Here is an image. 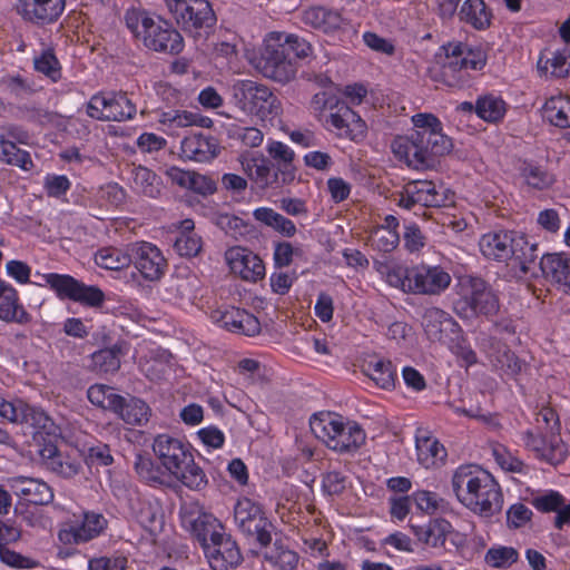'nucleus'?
<instances>
[{
	"label": "nucleus",
	"mask_w": 570,
	"mask_h": 570,
	"mask_svg": "<svg viewBox=\"0 0 570 570\" xmlns=\"http://www.w3.org/2000/svg\"><path fill=\"white\" fill-rule=\"evenodd\" d=\"M271 159L275 161L274 166L282 183L287 185L295 180L296 168L293 164L295 154L285 144L281 141H271L266 148Z\"/></svg>",
	"instance_id": "obj_31"
},
{
	"label": "nucleus",
	"mask_w": 570,
	"mask_h": 570,
	"mask_svg": "<svg viewBox=\"0 0 570 570\" xmlns=\"http://www.w3.org/2000/svg\"><path fill=\"white\" fill-rule=\"evenodd\" d=\"M96 264L105 269L119 271L128 267L131 262V244L126 252L116 247H106L98 250L95 255Z\"/></svg>",
	"instance_id": "obj_41"
},
{
	"label": "nucleus",
	"mask_w": 570,
	"mask_h": 570,
	"mask_svg": "<svg viewBox=\"0 0 570 570\" xmlns=\"http://www.w3.org/2000/svg\"><path fill=\"white\" fill-rule=\"evenodd\" d=\"M309 426L318 440L340 453L355 452L366 440L364 430L356 422H344L343 416L333 412L314 414Z\"/></svg>",
	"instance_id": "obj_4"
},
{
	"label": "nucleus",
	"mask_w": 570,
	"mask_h": 570,
	"mask_svg": "<svg viewBox=\"0 0 570 570\" xmlns=\"http://www.w3.org/2000/svg\"><path fill=\"white\" fill-rule=\"evenodd\" d=\"M205 556L213 570H229L236 568L243 560L237 543L223 533L220 538L209 543L205 550Z\"/></svg>",
	"instance_id": "obj_19"
},
{
	"label": "nucleus",
	"mask_w": 570,
	"mask_h": 570,
	"mask_svg": "<svg viewBox=\"0 0 570 570\" xmlns=\"http://www.w3.org/2000/svg\"><path fill=\"white\" fill-rule=\"evenodd\" d=\"M48 469L62 478L71 479L81 471V463L62 455L57 461H48Z\"/></svg>",
	"instance_id": "obj_63"
},
{
	"label": "nucleus",
	"mask_w": 570,
	"mask_h": 570,
	"mask_svg": "<svg viewBox=\"0 0 570 570\" xmlns=\"http://www.w3.org/2000/svg\"><path fill=\"white\" fill-rule=\"evenodd\" d=\"M138 523L153 537L158 535L164 528V514L158 507L150 502L141 503L137 514Z\"/></svg>",
	"instance_id": "obj_46"
},
{
	"label": "nucleus",
	"mask_w": 570,
	"mask_h": 570,
	"mask_svg": "<svg viewBox=\"0 0 570 570\" xmlns=\"http://www.w3.org/2000/svg\"><path fill=\"white\" fill-rule=\"evenodd\" d=\"M538 70L556 78H564L570 73V51L551 52V57L541 56L538 61Z\"/></svg>",
	"instance_id": "obj_43"
},
{
	"label": "nucleus",
	"mask_w": 570,
	"mask_h": 570,
	"mask_svg": "<svg viewBox=\"0 0 570 570\" xmlns=\"http://www.w3.org/2000/svg\"><path fill=\"white\" fill-rule=\"evenodd\" d=\"M120 346L99 350L91 355V367L98 373H115L120 368Z\"/></svg>",
	"instance_id": "obj_45"
},
{
	"label": "nucleus",
	"mask_w": 570,
	"mask_h": 570,
	"mask_svg": "<svg viewBox=\"0 0 570 570\" xmlns=\"http://www.w3.org/2000/svg\"><path fill=\"white\" fill-rule=\"evenodd\" d=\"M371 246L383 253H390L400 243L397 230L376 227L370 237Z\"/></svg>",
	"instance_id": "obj_55"
},
{
	"label": "nucleus",
	"mask_w": 570,
	"mask_h": 570,
	"mask_svg": "<svg viewBox=\"0 0 570 570\" xmlns=\"http://www.w3.org/2000/svg\"><path fill=\"white\" fill-rule=\"evenodd\" d=\"M131 264L147 281H158L167 266L161 252L153 244L141 242L131 244Z\"/></svg>",
	"instance_id": "obj_18"
},
{
	"label": "nucleus",
	"mask_w": 570,
	"mask_h": 570,
	"mask_svg": "<svg viewBox=\"0 0 570 570\" xmlns=\"http://www.w3.org/2000/svg\"><path fill=\"white\" fill-rule=\"evenodd\" d=\"M302 20L306 26L323 32L335 31L344 23V18L340 11L322 6H315L306 9L303 12Z\"/></svg>",
	"instance_id": "obj_29"
},
{
	"label": "nucleus",
	"mask_w": 570,
	"mask_h": 570,
	"mask_svg": "<svg viewBox=\"0 0 570 570\" xmlns=\"http://www.w3.org/2000/svg\"><path fill=\"white\" fill-rule=\"evenodd\" d=\"M537 426L535 430H540V426L543 428V432L547 433H554L560 434L561 431V424L559 416L554 409L550 406L542 407L539 413L537 414Z\"/></svg>",
	"instance_id": "obj_60"
},
{
	"label": "nucleus",
	"mask_w": 570,
	"mask_h": 570,
	"mask_svg": "<svg viewBox=\"0 0 570 570\" xmlns=\"http://www.w3.org/2000/svg\"><path fill=\"white\" fill-rule=\"evenodd\" d=\"M422 325L431 342L450 345L461 337L462 330L458 322L449 313L438 307H430L424 312Z\"/></svg>",
	"instance_id": "obj_16"
},
{
	"label": "nucleus",
	"mask_w": 570,
	"mask_h": 570,
	"mask_svg": "<svg viewBox=\"0 0 570 570\" xmlns=\"http://www.w3.org/2000/svg\"><path fill=\"white\" fill-rule=\"evenodd\" d=\"M153 451L170 476L194 491L206 488L208 480L203 469L195 463L189 445L169 434L154 439Z\"/></svg>",
	"instance_id": "obj_3"
},
{
	"label": "nucleus",
	"mask_w": 570,
	"mask_h": 570,
	"mask_svg": "<svg viewBox=\"0 0 570 570\" xmlns=\"http://www.w3.org/2000/svg\"><path fill=\"white\" fill-rule=\"evenodd\" d=\"M564 497L554 490H549L531 499V504L541 513L558 512L562 508Z\"/></svg>",
	"instance_id": "obj_57"
},
{
	"label": "nucleus",
	"mask_w": 570,
	"mask_h": 570,
	"mask_svg": "<svg viewBox=\"0 0 570 570\" xmlns=\"http://www.w3.org/2000/svg\"><path fill=\"white\" fill-rule=\"evenodd\" d=\"M127 559L121 556L95 557L88 561L89 570H126Z\"/></svg>",
	"instance_id": "obj_64"
},
{
	"label": "nucleus",
	"mask_w": 570,
	"mask_h": 570,
	"mask_svg": "<svg viewBox=\"0 0 570 570\" xmlns=\"http://www.w3.org/2000/svg\"><path fill=\"white\" fill-rule=\"evenodd\" d=\"M413 294L438 295L451 284L450 274L441 266L417 265L410 268Z\"/></svg>",
	"instance_id": "obj_17"
},
{
	"label": "nucleus",
	"mask_w": 570,
	"mask_h": 570,
	"mask_svg": "<svg viewBox=\"0 0 570 570\" xmlns=\"http://www.w3.org/2000/svg\"><path fill=\"white\" fill-rule=\"evenodd\" d=\"M149 415L150 407L145 401L130 397L126 399L119 417L127 424L142 425L148 422Z\"/></svg>",
	"instance_id": "obj_47"
},
{
	"label": "nucleus",
	"mask_w": 570,
	"mask_h": 570,
	"mask_svg": "<svg viewBox=\"0 0 570 570\" xmlns=\"http://www.w3.org/2000/svg\"><path fill=\"white\" fill-rule=\"evenodd\" d=\"M0 562L18 570H31L41 566L38 560L23 556L10 549L9 546H0Z\"/></svg>",
	"instance_id": "obj_53"
},
{
	"label": "nucleus",
	"mask_w": 570,
	"mask_h": 570,
	"mask_svg": "<svg viewBox=\"0 0 570 570\" xmlns=\"http://www.w3.org/2000/svg\"><path fill=\"white\" fill-rule=\"evenodd\" d=\"M136 112V106L124 91L98 92L87 104V115L101 121H126Z\"/></svg>",
	"instance_id": "obj_10"
},
{
	"label": "nucleus",
	"mask_w": 570,
	"mask_h": 570,
	"mask_svg": "<svg viewBox=\"0 0 570 570\" xmlns=\"http://www.w3.org/2000/svg\"><path fill=\"white\" fill-rule=\"evenodd\" d=\"M363 372L383 390L395 387L397 372L390 360L373 356L363 364Z\"/></svg>",
	"instance_id": "obj_30"
},
{
	"label": "nucleus",
	"mask_w": 570,
	"mask_h": 570,
	"mask_svg": "<svg viewBox=\"0 0 570 570\" xmlns=\"http://www.w3.org/2000/svg\"><path fill=\"white\" fill-rule=\"evenodd\" d=\"M416 451L417 460L425 466H430L434 464L438 459L442 460L445 456L444 446L432 438H417Z\"/></svg>",
	"instance_id": "obj_49"
},
{
	"label": "nucleus",
	"mask_w": 570,
	"mask_h": 570,
	"mask_svg": "<svg viewBox=\"0 0 570 570\" xmlns=\"http://www.w3.org/2000/svg\"><path fill=\"white\" fill-rule=\"evenodd\" d=\"M180 518L183 525L196 538L203 550L224 533L218 520L213 514L203 512L197 503L183 505Z\"/></svg>",
	"instance_id": "obj_12"
},
{
	"label": "nucleus",
	"mask_w": 570,
	"mask_h": 570,
	"mask_svg": "<svg viewBox=\"0 0 570 570\" xmlns=\"http://www.w3.org/2000/svg\"><path fill=\"white\" fill-rule=\"evenodd\" d=\"M35 69L47 77L57 81L60 73V65L52 49L45 50L39 57L33 60Z\"/></svg>",
	"instance_id": "obj_58"
},
{
	"label": "nucleus",
	"mask_w": 570,
	"mask_h": 570,
	"mask_svg": "<svg viewBox=\"0 0 570 570\" xmlns=\"http://www.w3.org/2000/svg\"><path fill=\"white\" fill-rule=\"evenodd\" d=\"M412 499L420 510L428 513H434L445 504V501L439 498L436 493L425 490L414 492Z\"/></svg>",
	"instance_id": "obj_62"
},
{
	"label": "nucleus",
	"mask_w": 570,
	"mask_h": 570,
	"mask_svg": "<svg viewBox=\"0 0 570 570\" xmlns=\"http://www.w3.org/2000/svg\"><path fill=\"white\" fill-rule=\"evenodd\" d=\"M412 121L414 130L394 139L393 153L414 169L433 168L438 157L452 150V139L442 134L441 121L432 114H416Z\"/></svg>",
	"instance_id": "obj_1"
},
{
	"label": "nucleus",
	"mask_w": 570,
	"mask_h": 570,
	"mask_svg": "<svg viewBox=\"0 0 570 570\" xmlns=\"http://www.w3.org/2000/svg\"><path fill=\"white\" fill-rule=\"evenodd\" d=\"M230 268L249 282H257L265 276V265L262 258L250 250L238 248L230 258Z\"/></svg>",
	"instance_id": "obj_28"
},
{
	"label": "nucleus",
	"mask_w": 570,
	"mask_h": 570,
	"mask_svg": "<svg viewBox=\"0 0 570 570\" xmlns=\"http://www.w3.org/2000/svg\"><path fill=\"white\" fill-rule=\"evenodd\" d=\"M513 256L511 259L519 266L523 275L531 274L538 276V266L535 261L539 256L538 244L529 242L528 237L519 233L513 243Z\"/></svg>",
	"instance_id": "obj_32"
},
{
	"label": "nucleus",
	"mask_w": 570,
	"mask_h": 570,
	"mask_svg": "<svg viewBox=\"0 0 570 570\" xmlns=\"http://www.w3.org/2000/svg\"><path fill=\"white\" fill-rule=\"evenodd\" d=\"M455 314L463 320L480 316L491 320L500 311V298L483 278L466 276L460 282L459 297L453 302Z\"/></svg>",
	"instance_id": "obj_5"
},
{
	"label": "nucleus",
	"mask_w": 570,
	"mask_h": 570,
	"mask_svg": "<svg viewBox=\"0 0 570 570\" xmlns=\"http://www.w3.org/2000/svg\"><path fill=\"white\" fill-rule=\"evenodd\" d=\"M230 101L240 111L262 120L278 116L281 101L272 90L253 80H237L229 88Z\"/></svg>",
	"instance_id": "obj_6"
},
{
	"label": "nucleus",
	"mask_w": 570,
	"mask_h": 570,
	"mask_svg": "<svg viewBox=\"0 0 570 570\" xmlns=\"http://www.w3.org/2000/svg\"><path fill=\"white\" fill-rule=\"evenodd\" d=\"M504 105L502 99L485 96L476 100L475 112L480 118L495 122L503 117L505 112Z\"/></svg>",
	"instance_id": "obj_51"
},
{
	"label": "nucleus",
	"mask_w": 570,
	"mask_h": 570,
	"mask_svg": "<svg viewBox=\"0 0 570 570\" xmlns=\"http://www.w3.org/2000/svg\"><path fill=\"white\" fill-rule=\"evenodd\" d=\"M214 317L223 327L234 333L254 336L261 332L258 318L245 309L230 307L215 312Z\"/></svg>",
	"instance_id": "obj_24"
},
{
	"label": "nucleus",
	"mask_w": 570,
	"mask_h": 570,
	"mask_svg": "<svg viewBox=\"0 0 570 570\" xmlns=\"http://www.w3.org/2000/svg\"><path fill=\"white\" fill-rule=\"evenodd\" d=\"M165 1L176 23L194 38L207 36L217 22V17L208 0Z\"/></svg>",
	"instance_id": "obj_7"
},
{
	"label": "nucleus",
	"mask_w": 570,
	"mask_h": 570,
	"mask_svg": "<svg viewBox=\"0 0 570 570\" xmlns=\"http://www.w3.org/2000/svg\"><path fill=\"white\" fill-rule=\"evenodd\" d=\"M244 171L248 177L258 184L262 188H281L286 183L281 181V177L275 169L274 163L264 156L249 158L242 161Z\"/></svg>",
	"instance_id": "obj_26"
},
{
	"label": "nucleus",
	"mask_w": 570,
	"mask_h": 570,
	"mask_svg": "<svg viewBox=\"0 0 570 570\" xmlns=\"http://www.w3.org/2000/svg\"><path fill=\"white\" fill-rule=\"evenodd\" d=\"M13 492L35 505H48L53 501L52 489L43 481L32 478L18 476L11 480Z\"/></svg>",
	"instance_id": "obj_25"
},
{
	"label": "nucleus",
	"mask_w": 570,
	"mask_h": 570,
	"mask_svg": "<svg viewBox=\"0 0 570 570\" xmlns=\"http://www.w3.org/2000/svg\"><path fill=\"white\" fill-rule=\"evenodd\" d=\"M0 160L23 170H30L33 167L30 154L20 149L14 141L7 139L3 135L0 136Z\"/></svg>",
	"instance_id": "obj_44"
},
{
	"label": "nucleus",
	"mask_w": 570,
	"mask_h": 570,
	"mask_svg": "<svg viewBox=\"0 0 570 570\" xmlns=\"http://www.w3.org/2000/svg\"><path fill=\"white\" fill-rule=\"evenodd\" d=\"M43 278L61 298H69L91 307H98L105 301V294L99 287L86 285L70 275L50 273L43 275Z\"/></svg>",
	"instance_id": "obj_11"
},
{
	"label": "nucleus",
	"mask_w": 570,
	"mask_h": 570,
	"mask_svg": "<svg viewBox=\"0 0 570 570\" xmlns=\"http://www.w3.org/2000/svg\"><path fill=\"white\" fill-rule=\"evenodd\" d=\"M20 423L35 429L33 439L38 442L45 440V435L49 438L56 436L53 421L42 410L30 406L27 403Z\"/></svg>",
	"instance_id": "obj_40"
},
{
	"label": "nucleus",
	"mask_w": 570,
	"mask_h": 570,
	"mask_svg": "<svg viewBox=\"0 0 570 570\" xmlns=\"http://www.w3.org/2000/svg\"><path fill=\"white\" fill-rule=\"evenodd\" d=\"M515 230H498L484 234L479 242L481 253L489 259L507 262L513 256Z\"/></svg>",
	"instance_id": "obj_20"
},
{
	"label": "nucleus",
	"mask_w": 570,
	"mask_h": 570,
	"mask_svg": "<svg viewBox=\"0 0 570 570\" xmlns=\"http://www.w3.org/2000/svg\"><path fill=\"white\" fill-rule=\"evenodd\" d=\"M528 450L532 451L537 459L557 465L562 463L568 455V446L561 435L543 432L540 430H528L522 438Z\"/></svg>",
	"instance_id": "obj_14"
},
{
	"label": "nucleus",
	"mask_w": 570,
	"mask_h": 570,
	"mask_svg": "<svg viewBox=\"0 0 570 570\" xmlns=\"http://www.w3.org/2000/svg\"><path fill=\"white\" fill-rule=\"evenodd\" d=\"M0 318L7 322H28V314L18 303L17 291L0 279Z\"/></svg>",
	"instance_id": "obj_38"
},
{
	"label": "nucleus",
	"mask_w": 570,
	"mask_h": 570,
	"mask_svg": "<svg viewBox=\"0 0 570 570\" xmlns=\"http://www.w3.org/2000/svg\"><path fill=\"white\" fill-rule=\"evenodd\" d=\"M520 171L527 184L537 189H543L552 184V177L540 166L524 161Z\"/></svg>",
	"instance_id": "obj_56"
},
{
	"label": "nucleus",
	"mask_w": 570,
	"mask_h": 570,
	"mask_svg": "<svg viewBox=\"0 0 570 570\" xmlns=\"http://www.w3.org/2000/svg\"><path fill=\"white\" fill-rule=\"evenodd\" d=\"M214 224L226 235L238 239L250 232V226L240 217L230 214H216L213 218Z\"/></svg>",
	"instance_id": "obj_48"
},
{
	"label": "nucleus",
	"mask_w": 570,
	"mask_h": 570,
	"mask_svg": "<svg viewBox=\"0 0 570 570\" xmlns=\"http://www.w3.org/2000/svg\"><path fill=\"white\" fill-rule=\"evenodd\" d=\"M407 184L411 197L423 207H445L450 200L446 191H440L431 180H411Z\"/></svg>",
	"instance_id": "obj_34"
},
{
	"label": "nucleus",
	"mask_w": 570,
	"mask_h": 570,
	"mask_svg": "<svg viewBox=\"0 0 570 570\" xmlns=\"http://www.w3.org/2000/svg\"><path fill=\"white\" fill-rule=\"evenodd\" d=\"M134 469L138 478L145 483L158 487L168 484L170 476L163 465L157 464L148 453H136Z\"/></svg>",
	"instance_id": "obj_37"
},
{
	"label": "nucleus",
	"mask_w": 570,
	"mask_h": 570,
	"mask_svg": "<svg viewBox=\"0 0 570 570\" xmlns=\"http://www.w3.org/2000/svg\"><path fill=\"white\" fill-rule=\"evenodd\" d=\"M542 117L558 128H570V98L560 95L547 99Z\"/></svg>",
	"instance_id": "obj_39"
},
{
	"label": "nucleus",
	"mask_w": 570,
	"mask_h": 570,
	"mask_svg": "<svg viewBox=\"0 0 570 570\" xmlns=\"http://www.w3.org/2000/svg\"><path fill=\"white\" fill-rule=\"evenodd\" d=\"M480 488L470 493V500H462V504L481 517H492L502 510L503 494L499 483L490 473H481Z\"/></svg>",
	"instance_id": "obj_15"
},
{
	"label": "nucleus",
	"mask_w": 570,
	"mask_h": 570,
	"mask_svg": "<svg viewBox=\"0 0 570 570\" xmlns=\"http://www.w3.org/2000/svg\"><path fill=\"white\" fill-rule=\"evenodd\" d=\"M65 9V0H19L18 12L26 19L37 23L55 21Z\"/></svg>",
	"instance_id": "obj_21"
},
{
	"label": "nucleus",
	"mask_w": 570,
	"mask_h": 570,
	"mask_svg": "<svg viewBox=\"0 0 570 570\" xmlns=\"http://www.w3.org/2000/svg\"><path fill=\"white\" fill-rule=\"evenodd\" d=\"M538 272L553 283L562 286L563 292L570 295V257L563 253L542 255Z\"/></svg>",
	"instance_id": "obj_22"
},
{
	"label": "nucleus",
	"mask_w": 570,
	"mask_h": 570,
	"mask_svg": "<svg viewBox=\"0 0 570 570\" xmlns=\"http://www.w3.org/2000/svg\"><path fill=\"white\" fill-rule=\"evenodd\" d=\"M411 529L419 541L433 548L444 547L446 537L452 532V524L443 519L436 518L431 520L426 525L412 524Z\"/></svg>",
	"instance_id": "obj_35"
},
{
	"label": "nucleus",
	"mask_w": 570,
	"mask_h": 570,
	"mask_svg": "<svg viewBox=\"0 0 570 570\" xmlns=\"http://www.w3.org/2000/svg\"><path fill=\"white\" fill-rule=\"evenodd\" d=\"M327 129L340 138L361 141L367 132L366 122L344 101H335L331 111L325 116Z\"/></svg>",
	"instance_id": "obj_13"
},
{
	"label": "nucleus",
	"mask_w": 570,
	"mask_h": 570,
	"mask_svg": "<svg viewBox=\"0 0 570 570\" xmlns=\"http://www.w3.org/2000/svg\"><path fill=\"white\" fill-rule=\"evenodd\" d=\"M264 557L266 561L281 570H293L298 562V554L285 548L279 541H275L274 548Z\"/></svg>",
	"instance_id": "obj_50"
},
{
	"label": "nucleus",
	"mask_w": 570,
	"mask_h": 570,
	"mask_svg": "<svg viewBox=\"0 0 570 570\" xmlns=\"http://www.w3.org/2000/svg\"><path fill=\"white\" fill-rule=\"evenodd\" d=\"M234 519L238 529L246 537L255 539L261 547L266 548L271 543L273 523L259 503L248 498L239 499L234 508Z\"/></svg>",
	"instance_id": "obj_9"
},
{
	"label": "nucleus",
	"mask_w": 570,
	"mask_h": 570,
	"mask_svg": "<svg viewBox=\"0 0 570 570\" xmlns=\"http://www.w3.org/2000/svg\"><path fill=\"white\" fill-rule=\"evenodd\" d=\"M275 35L279 37L284 49L287 51V53H289L291 60H293V62H297L298 59L307 58L312 53V46L304 38L292 33L286 35L275 32Z\"/></svg>",
	"instance_id": "obj_52"
},
{
	"label": "nucleus",
	"mask_w": 570,
	"mask_h": 570,
	"mask_svg": "<svg viewBox=\"0 0 570 570\" xmlns=\"http://www.w3.org/2000/svg\"><path fill=\"white\" fill-rule=\"evenodd\" d=\"M533 512L521 502L512 504L507 511V525L509 529H519L531 521Z\"/></svg>",
	"instance_id": "obj_61"
},
{
	"label": "nucleus",
	"mask_w": 570,
	"mask_h": 570,
	"mask_svg": "<svg viewBox=\"0 0 570 570\" xmlns=\"http://www.w3.org/2000/svg\"><path fill=\"white\" fill-rule=\"evenodd\" d=\"M124 20L135 39L146 49L171 56L183 51V36L168 21L154 19L145 9L134 7L125 12Z\"/></svg>",
	"instance_id": "obj_2"
},
{
	"label": "nucleus",
	"mask_w": 570,
	"mask_h": 570,
	"mask_svg": "<svg viewBox=\"0 0 570 570\" xmlns=\"http://www.w3.org/2000/svg\"><path fill=\"white\" fill-rule=\"evenodd\" d=\"M458 16L461 22L479 31L489 29L493 18L492 11L484 0H465L458 11Z\"/></svg>",
	"instance_id": "obj_33"
},
{
	"label": "nucleus",
	"mask_w": 570,
	"mask_h": 570,
	"mask_svg": "<svg viewBox=\"0 0 570 570\" xmlns=\"http://www.w3.org/2000/svg\"><path fill=\"white\" fill-rule=\"evenodd\" d=\"M131 176L134 189L138 193L150 198H155L160 194V179L147 167L134 165Z\"/></svg>",
	"instance_id": "obj_42"
},
{
	"label": "nucleus",
	"mask_w": 570,
	"mask_h": 570,
	"mask_svg": "<svg viewBox=\"0 0 570 570\" xmlns=\"http://www.w3.org/2000/svg\"><path fill=\"white\" fill-rule=\"evenodd\" d=\"M255 67L265 78L283 85L292 81L297 72V62L291 60L275 32L264 40Z\"/></svg>",
	"instance_id": "obj_8"
},
{
	"label": "nucleus",
	"mask_w": 570,
	"mask_h": 570,
	"mask_svg": "<svg viewBox=\"0 0 570 570\" xmlns=\"http://www.w3.org/2000/svg\"><path fill=\"white\" fill-rule=\"evenodd\" d=\"M181 157L206 163L214 159L219 153V145L216 138L202 132L190 134L180 144Z\"/></svg>",
	"instance_id": "obj_23"
},
{
	"label": "nucleus",
	"mask_w": 570,
	"mask_h": 570,
	"mask_svg": "<svg viewBox=\"0 0 570 570\" xmlns=\"http://www.w3.org/2000/svg\"><path fill=\"white\" fill-rule=\"evenodd\" d=\"M462 58H445L442 60V77L446 85L455 86L464 79V67L461 65Z\"/></svg>",
	"instance_id": "obj_59"
},
{
	"label": "nucleus",
	"mask_w": 570,
	"mask_h": 570,
	"mask_svg": "<svg viewBox=\"0 0 570 570\" xmlns=\"http://www.w3.org/2000/svg\"><path fill=\"white\" fill-rule=\"evenodd\" d=\"M106 527L107 520L102 514L86 512L81 524L60 533V539L68 543H83L99 535Z\"/></svg>",
	"instance_id": "obj_27"
},
{
	"label": "nucleus",
	"mask_w": 570,
	"mask_h": 570,
	"mask_svg": "<svg viewBox=\"0 0 570 570\" xmlns=\"http://www.w3.org/2000/svg\"><path fill=\"white\" fill-rule=\"evenodd\" d=\"M519 553L512 547H494L487 551L485 562L493 568H509L518 561Z\"/></svg>",
	"instance_id": "obj_54"
},
{
	"label": "nucleus",
	"mask_w": 570,
	"mask_h": 570,
	"mask_svg": "<svg viewBox=\"0 0 570 570\" xmlns=\"http://www.w3.org/2000/svg\"><path fill=\"white\" fill-rule=\"evenodd\" d=\"M481 473L487 472L476 465H461L456 469L452 478V489L460 502L470 500V493L480 488Z\"/></svg>",
	"instance_id": "obj_36"
}]
</instances>
